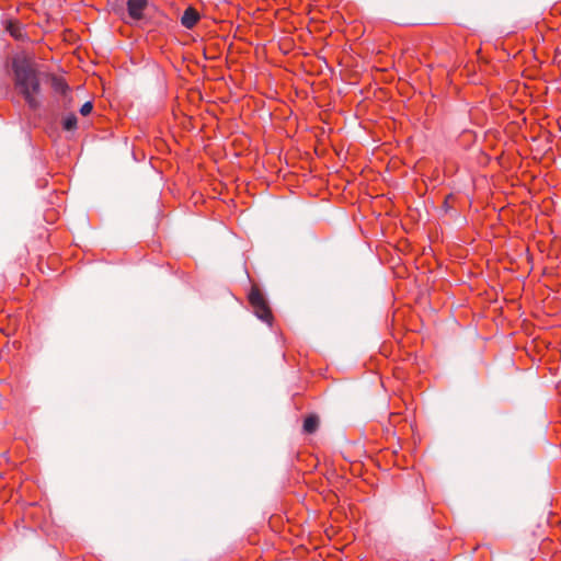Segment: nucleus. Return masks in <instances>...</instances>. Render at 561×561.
<instances>
[{
  "label": "nucleus",
  "instance_id": "obj_1",
  "mask_svg": "<svg viewBox=\"0 0 561 561\" xmlns=\"http://www.w3.org/2000/svg\"><path fill=\"white\" fill-rule=\"evenodd\" d=\"M12 70L15 88L27 106L33 111L39 108L41 101L37 95L41 92V82L34 66L26 58H14Z\"/></svg>",
  "mask_w": 561,
  "mask_h": 561
},
{
  "label": "nucleus",
  "instance_id": "obj_2",
  "mask_svg": "<svg viewBox=\"0 0 561 561\" xmlns=\"http://www.w3.org/2000/svg\"><path fill=\"white\" fill-rule=\"evenodd\" d=\"M248 299H249L251 307L253 308L254 314L260 320H262L263 322L271 325L272 321H273L272 310L268 306V302H267L265 296L260 290V288L256 286H253L249 293Z\"/></svg>",
  "mask_w": 561,
  "mask_h": 561
},
{
  "label": "nucleus",
  "instance_id": "obj_3",
  "mask_svg": "<svg viewBox=\"0 0 561 561\" xmlns=\"http://www.w3.org/2000/svg\"><path fill=\"white\" fill-rule=\"evenodd\" d=\"M148 5L147 0H128L127 12L133 21H140L144 18V11Z\"/></svg>",
  "mask_w": 561,
  "mask_h": 561
},
{
  "label": "nucleus",
  "instance_id": "obj_4",
  "mask_svg": "<svg viewBox=\"0 0 561 561\" xmlns=\"http://www.w3.org/2000/svg\"><path fill=\"white\" fill-rule=\"evenodd\" d=\"M198 21H199V14L192 7L187 8L181 18V24L184 27L190 28V30L193 28L197 24Z\"/></svg>",
  "mask_w": 561,
  "mask_h": 561
},
{
  "label": "nucleus",
  "instance_id": "obj_5",
  "mask_svg": "<svg viewBox=\"0 0 561 561\" xmlns=\"http://www.w3.org/2000/svg\"><path fill=\"white\" fill-rule=\"evenodd\" d=\"M5 28L15 39L21 41L26 36L23 25L18 21H9Z\"/></svg>",
  "mask_w": 561,
  "mask_h": 561
},
{
  "label": "nucleus",
  "instance_id": "obj_6",
  "mask_svg": "<svg viewBox=\"0 0 561 561\" xmlns=\"http://www.w3.org/2000/svg\"><path fill=\"white\" fill-rule=\"evenodd\" d=\"M51 88L56 93L62 95H65L69 90L67 82L62 78L56 76L51 77Z\"/></svg>",
  "mask_w": 561,
  "mask_h": 561
},
{
  "label": "nucleus",
  "instance_id": "obj_7",
  "mask_svg": "<svg viewBox=\"0 0 561 561\" xmlns=\"http://www.w3.org/2000/svg\"><path fill=\"white\" fill-rule=\"evenodd\" d=\"M319 419L316 415H309L304 421V432L312 434L318 430Z\"/></svg>",
  "mask_w": 561,
  "mask_h": 561
},
{
  "label": "nucleus",
  "instance_id": "obj_8",
  "mask_svg": "<svg viewBox=\"0 0 561 561\" xmlns=\"http://www.w3.org/2000/svg\"><path fill=\"white\" fill-rule=\"evenodd\" d=\"M77 117L73 114L67 115L62 121V127L65 130H73L77 128Z\"/></svg>",
  "mask_w": 561,
  "mask_h": 561
},
{
  "label": "nucleus",
  "instance_id": "obj_9",
  "mask_svg": "<svg viewBox=\"0 0 561 561\" xmlns=\"http://www.w3.org/2000/svg\"><path fill=\"white\" fill-rule=\"evenodd\" d=\"M92 103L91 102H85L81 108H80V113L85 116V115H89L91 112H92Z\"/></svg>",
  "mask_w": 561,
  "mask_h": 561
}]
</instances>
